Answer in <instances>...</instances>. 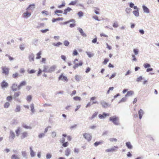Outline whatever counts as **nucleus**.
Masks as SVG:
<instances>
[{"mask_svg": "<svg viewBox=\"0 0 159 159\" xmlns=\"http://www.w3.org/2000/svg\"><path fill=\"white\" fill-rule=\"evenodd\" d=\"M109 120L110 121L112 122L116 125H120L119 118L118 116H114L110 117L109 118Z\"/></svg>", "mask_w": 159, "mask_h": 159, "instance_id": "obj_1", "label": "nucleus"}, {"mask_svg": "<svg viewBox=\"0 0 159 159\" xmlns=\"http://www.w3.org/2000/svg\"><path fill=\"white\" fill-rule=\"evenodd\" d=\"M2 73L5 75H8L9 72V69L7 66H2L1 67Z\"/></svg>", "mask_w": 159, "mask_h": 159, "instance_id": "obj_2", "label": "nucleus"}, {"mask_svg": "<svg viewBox=\"0 0 159 159\" xmlns=\"http://www.w3.org/2000/svg\"><path fill=\"white\" fill-rule=\"evenodd\" d=\"M78 61V59H75L73 61V63L75 64V65L73 66V67L74 69H75L76 68H78L79 66H81L83 64V62L81 61H80L79 64L76 63L75 61Z\"/></svg>", "mask_w": 159, "mask_h": 159, "instance_id": "obj_3", "label": "nucleus"}, {"mask_svg": "<svg viewBox=\"0 0 159 159\" xmlns=\"http://www.w3.org/2000/svg\"><path fill=\"white\" fill-rule=\"evenodd\" d=\"M83 135L85 139L87 140L88 141H90L91 140L92 136L90 134L85 133H84Z\"/></svg>", "mask_w": 159, "mask_h": 159, "instance_id": "obj_4", "label": "nucleus"}, {"mask_svg": "<svg viewBox=\"0 0 159 159\" xmlns=\"http://www.w3.org/2000/svg\"><path fill=\"white\" fill-rule=\"evenodd\" d=\"M15 137L14 133L12 130H10V132L9 139L10 141H12Z\"/></svg>", "mask_w": 159, "mask_h": 159, "instance_id": "obj_5", "label": "nucleus"}, {"mask_svg": "<svg viewBox=\"0 0 159 159\" xmlns=\"http://www.w3.org/2000/svg\"><path fill=\"white\" fill-rule=\"evenodd\" d=\"M8 85V84L4 80L1 83V86L2 89L7 88Z\"/></svg>", "mask_w": 159, "mask_h": 159, "instance_id": "obj_6", "label": "nucleus"}, {"mask_svg": "<svg viewBox=\"0 0 159 159\" xmlns=\"http://www.w3.org/2000/svg\"><path fill=\"white\" fill-rule=\"evenodd\" d=\"M59 80H63L66 81V82L68 81V80L67 77L63 75V74H61L60 75L58 78Z\"/></svg>", "mask_w": 159, "mask_h": 159, "instance_id": "obj_7", "label": "nucleus"}, {"mask_svg": "<svg viewBox=\"0 0 159 159\" xmlns=\"http://www.w3.org/2000/svg\"><path fill=\"white\" fill-rule=\"evenodd\" d=\"M110 115L108 113H106L105 112H103L102 115L100 114L98 115V117L100 119H102L106 116H109Z\"/></svg>", "mask_w": 159, "mask_h": 159, "instance_id": "obj_8", "label": "nucleus"}, {"mask_svg": "<svg viewBox=\"0 0 159 159\" xmlns=\"http://www.w3.org/2000/svg\"><path fill=\"white\" fill-rule=\"evenodd\" d=\"M100 104L102 105V107L104 108H106L110 106L104 100L101 101L100 102Z\"/></svg>", "mask_w": 159, "mask_h": 159, "instance_id": "obj_9", "label": "nucleus"}, {"mask_svg": "<svg viewBox=\"0 0 159 159\" xmlns=\"http://www.w3.org/2000/svg\"><path fill=\"white\" fill-rule=\"evenodd\" d=\"M57 68L56 65H53L50 67L49 69L48 70V72L51 73L55 70V69Z\"/></svg>", "mask_w": 159, "mask_h": 159, "instance_id": "obj_10", "label": "nucleus"}, {"mask_svg": "<svg viewBox=\"0 0 159 159\" xmlns=\"http://www.w3.org/2000/svg\"><path fill=\"white\" fill-rule=\"evenodd\" d=\"M11 88L13 91H16L17 90H18V86H17V84L16 83H14L13 84H12Z\"/></svg>", "mask_w": 159, "mask_h": 159, "instance_id": "obj_11", "label": "nucleus"}, {"mask_svg": "<svg viewBox=\"0 0 159 159\" xmlns=\"http://www.w3.org/2000/svg\"><path fill=\"white\" fill-rule=\"evenodd\" d=\"M142 8L143 12L146 13H149L150 12L149 9L145 5H143L142 6Z\"/></svg>", "mask_w": 159, "mask_h": 159, "instance_id": "obj_12", "label": "nucleus"}, {"mask_svg": "<svg viewBox=\"0 0 159 159\" xmlns=\"http://www.w3.org/2000/svg\"><path fill=\"white\" fill-rule=\"evenodd\" d=\"M28 136V133L26 132H24L21 134L20 138L23 139L24 138L27 137Z\"/></svg>", "mask_w": 159, "mask_h": 159, "instance_id": "obj_13", "label": "nucleus"}, {"mask_svg": "<svg viewBox=\"0 0 159 159\" xmlns=\"http://www.w3.org/2000/svg\"><path fill=\"white\" fill-rule=\"evenodd\" d=\"M77 29L83 36L85 37L87 36L86 34L84 32L83 30L81 28L78 27L77 28Z\"/></svg>", "mask_w": 159, "mask_h": 159, "instance_id": "obj_14", "label": "nucleus"}, {"mask_svg": "<svg viewBox=\"0 0 159 159\" xmlns=\"http://www.w3.org/2000/svg\"><path fill=\"white\" fill-rule=\"evenodd\" d=\"M26 82L25 81L21 82L18 86V90H20L22 86H25L26 84Z\"/></svg>", "mask_w": 159, "mask_h": 159, "instance_id": "obj_15", "label": "nucleus"}, {"mask_svg": "<svg viewBox=\"0 0 159 159\" xmlns=\"http://www.w3.org/2000/svg\"><path fill=\"white\" fill-rule=\"evenodd\" d=\"M70 154V149L69 148L66 149L65 151V155L66 156H68Z\"/></svg>", "mask_w": 159, "mask_h": 159, "instance_id": "obj_16", "label": "nucleus"}, {"mask_svg": "<svg viewBox=\"0 0 159 159\" xmlns=\"http://www.w3.org/2000/svg\"><path fill=\"white\" fill-rule=\"evenodd\" d=\"M30 156L32 157H33L35 156V153L33 151L32 148L31 147L30 148Z\"/></svg>", "mask_w": 159, "mask_h": 159, "instance_id": "obj_17", "label": "nucleus"}, {"mask_svg": "<svg viewBox=\"0 0 159 159\" xmlns=\"http://www.w3.org/2000/svg\"><path fill=\"white\" fill-rule=\"evenodd\" d=\"M31 15V14L30 12L26 11V12L23 14V16L24 18H27L30 17Z\"/></svg>", "mask_w": 159, "mask_h": 159, "instance_id": "obj_18", "label": "nucleus"}, {"mask_svg": "<svg viewBox=\"0 0 159 159\" xmlns=\"http://www.w3.org/2000/svg\"><path fill=\"white\" fill-rule=\"evenodd\" d=\"M126 146L127 147V148L129 149H132L133 148V146L131 144V143L130 142H127L126 143Z\"/></svg>", "mask_w": 159, "mask_h": 159, "instance_id": "obj_19", "label": "nucleus"}, {"mask_svg": "<svg viewBox=\"0 0 159 159\" xmlns=\"http://www.w3.org/2000/svg\"><path fill=\"white\" fill-rule=\"evenodd\" d=\"M34 54L32 53L30 55H29V60L30 62H31L32 61H34Z\"/></svg>", "mask_w": 159, "mask_h": 159, "instance_id": "obj_20", "label": "nucleus"}, {"mask_svg": "<svg viewBox=\"0 0 159 159\" xmlns=\"http://www.w3.org/2000/svg\"><path fill=\"white\" fill-rule=\"evenodd\" d=\"M144 113L142 109H140L138 111V114L139 116V118L141 119L143 116V115Z\"/></svg>", "mask_w": 159, "mask_h": 159, "instance_id": "obj_21", "label": "nucleus"}, {"mask_svg": "<svg viewBox=\"0 0 159 159\" xmlns=\"http://www.w3.org/2000/svg\"><path fill=\"white\" fill-rule=\"evenodd\" d=\"M11 159H20V157L19 155L14 154L11 156Z\"/></svg>", "mask_w": 159, "mask_h": 159, "instance_id": "obj_22", "label": "nucleus"}, {"mask_svg": "<svg viewBox=\"0 0 159 159\" xmlns=\"http://www.w3.org/2000/svg\"><path fill=\"white\" fill-rule=\"evenodd\" d=\"M134 94V92L132 91H129L127 92V93L125 95V97H129L131 96Z\"/></svg>", "mask_w": 159, "mask_h": 159, "instance_id": "obj_23", "label": "nucleus"}, {"mask_svg": "<svg viewBox=\"0 0 159 159\" xmlns=\"http://www.w3.org/2000/svg\"><path fill=\"white\" fill-rule=\"evenodd\" d=\"M114 148H118V147L117 146H114V148H112L111 149H106V151L107 152H113L115 150Z\"/></svg>", "mask_w": 159, "mask_h": 159, "instance_id": "obj_24", "label": "nucleus"}, {"mask_svg": "<svg viewBox=\"0 0 159 159\" xmlns=\"http://www.w3.org/2000/svg\"><path fill=\"white\" fill-rule=\"evenodd\" d=\"M22 126L23 128L26 129H32V127L30 126H28L25 123L23 124H22Z\"/></svg>", "mask_w": 159, "mask_h": 159, "instance_id": "obj_25", "label": "nucleus"}, {"mask_svg": "<svg viewBox=\"0 0 159 159\" xmlns=\"http://www.w3.org/2000/svg\"><path fill=\"white\" fill-rule=\"evenodd\" d=\"M63 18L62 17H58L57 18H53L52 19V22L54 23L57 20H63Z\"/></svg>", "mask_w": 159, "mask_h": 159, "instance_id": "obj_26", "label": "nucleus"}, {"mask_svg": "<svg viewBox=\"0 0 159 159\" xmlns=\"http://www.w3.org/2000/svg\"><path fill=\"white\" fill-rule=\"evenodd\" d=\"M44 26V24L43 23H38V25L36 26V27L38 29H39L41 27H43Z\"/></svg>", "mask_w": 159, "mask_h": 159, "instance_id": "obj_27", "label": "nucleus"}, {"mask_svg": "<svg viewBox=\"0 0 159 159\" xmlns=\"http://www.w3.org/2000/svg\"><path fill=\"white\" fill-rule=\"evenodd\" d=\"M139 10H137L136 11H133V14L134 16L136 17H138L139 16Z\"/></svg>", "mask_w": 159, "mask_h": 159, "instance_id": "obj_28", "label": "nucleus"}, {"mask_svg": "<svg viewBox=\"0 0 159 159\" xmlns=\"http://www.w3.org/2000/svg\"><path fill=\"white\" fill-rule=\"evenodd\" d=\"M98 114V112H95L93 114L91 117L90 118H89V119L91 120H92L93 118H94L95 117H96Z\"/></svg>", "mask_w": 159, "mask_h": 159, "instance_id": "obj_29", "label": "nucleus"}, {"mask_svg": "<svg viewBox=\"0 0 159 159\" xmlns=\"http://www.w3.org/2000/svg\"><path fill=\"white\" fill-rule=\"evenodd\" d=\"M20 94V92L15 93L14 95L13 98H15L16 97L19 96Z\"/></svg>", "mask_w": 159, "mask_h": 159, "instance_id": "obj_30", "label": "nucleus"}, {"mask_svg": "<svg viewBox=\"0 0 159 159\" xmlns=\"http://www.w3.org/2000/svg\"><path fill=\"white\" fill-rule=\"evenodd\" d=\"M43 67V71L45 72H48V70L47 69L48 68V67L46 65H44Z\"/></svg>", "mask_w": 159, "mask_h": 159, "instance_id": "obj_31", "label": "nucleus"}, {"mask_svg": "<svg viewBox=\"0 0 159 159\" xmlns=\"http://www.w3.org/2000/svg\"><path fill=\"white\" fill-rule=\"evenodd\" d=\"M52 44L54 46L56 47H59L60 45L62 44V43L60 42H59L57 43H53Z\"/></svg>", "mask_w": 159, "mask_h": 159, "instance_id": "obj_32", "label": "nucleus"}, {"mask_svg": "<svg viewBox=\"0 0 159 159\" xmlns=\"http://www.w3.org/2000/svg\"><path fill=\"white\" fill-rule=\"evenodd\" d=\"M45 136V134L44 133H41L38 135V137L39 139L43 138Z\"/></svg>", "mask_w": 159, "mask_h": 159, "instance_id": "obj_33", "label": "nucleus"}, {"mask_svg": "<svg viewBox=\"0 0 159 159\" xmlns=\"http://www.w3.org/2000/svg\"><path fill=\"white\" fill-rule=\"evenodd\" d=\"M20 111V107L19 106L17 105L16 108L15 110V112H19Z\"/></svg>", "mask_w": 159, "mask_h": 159, "instance_id": "obj_34", "label": "nucleus"}, {"mask_svg": "<svg viewBox=\"0 0 159 159\" xmlns=\"http://www.w3.org/2000/svg\"><path fill=\"white\" fill-rule=\"evenodd\" d=\"M10 105V104L9 102H6L4 105V108H8Z\"/></svg>", "mask_w": 159, "mask_h": 159, "instance_id": "obj_35", "label": "nucleus"}, {"mask_svg": "<svg viewBox=\"0 0 159 159\" xmlns=\"http://www.w3.org/2000/svg\"><path fill=\"white\" fill-rule=\"evenodd\" d=\"M112 26L113 27L115 28H117L119 26L118 23L117 21L115 22L114 23Z\"/></svg>", "mask_w": 159, "mask_h": 159, "instance_id": "obj_36", "label": "nucleus"}, {"mask_svg": "<svg viewBox=\"0 0 159 159\" xmlns=\"http://www.w3.org/2000/svg\"><path fill=\"white\" fill-rule=\"evenodd\" d=\"M65 5H66V3H65V2L63 1L62 2V4L58 6V8H61L65 7Z\"/></svg>", "mask_w": 159, "mask_h": 159, "instance_id": "obj_37", "label": "nucleus"}, {"mask_svg": "<svg viewBox=\"0 0 159 159\" xmlns=\"http://www.w3.org/2000/svg\"><path fill=\"white\" fill-rule=\"evenodd\" d=\"M32 98V97L31 96V95H29L27 96L26 100L27 101L29 102L31 101Z\"/></svg>", "mask_w": 159, "mask_h": 159, "instance_id": "obj_38", "label": "nucleus"}, {"mask_svg": "<svg viewBox=\"0 0 159 159\" xmlns=\"http://www.w3.org/2000/svg\"><path fill=\"white\" fill-rule=\"evenodd\" d=\"M30 107L31 108V111L32 113H34V105L33 103H32L30 106Z\"/></svg>", "mask_w": 159, "mask_h": 159, "instance_id": "obj_39", "label": "nucleus"}, {"mask_svg": "<svg viewBox=\"0 0 159 159\" xmlns=\"http://www.w3.org/2000/svg\"><path fill=\"white\" fill-rule=\"evenodd\" d=\"M19 48L20 49L21 51H23L25 49L24 44H21L19 46Z\"/></svg>", "mask_w": 159, "mask_h": 159, "instance_id": "obj_40", "label": "nucleus"}, {"mask_svg": "<svg viewBox=\"0 0 159 159\" xmlns=\"http://www.w3.org/2000/svg\"><path fill=\"white\" fill-rule=\"evenodd\" d=\"M132 9L130 8H127L125 10V11L127 14H129Z\"/></svg>", "mask_w": 159, "mask_h": 159, "instance_id": "obj_41", "label": "nucleus"}, {"mask_svg": "<svg viewBox=\"0 0 159 159\" xmlns=\"http://www.w3.org/2000/svg\"><path fill=\"white\" fill-rule=\"evenodd\" d=\"M63 43L64 45L66 46H68L70 43L69 42L68 40H65L64 41Z\"/></svg>", "mask_w": 159, "mask_h": 159, "instance_id": "obj_42", "label": "nucleus"}, {"mask_svg": "<svg viewBox=\"0 0 159 159\" xmlns=\"http://www.w3.org/2000/svg\"><path fill=\"white\" fill-rule=\"evenodd\" d=\"M150 66V65L148 63H145L143 65V66L145 68L149 67Z\"/></svg>", "mask_w": 159, "mask_h": 159, "instance_id": "obj_43", "label": "nucleus"}, {"mask_svg": "<svg viewBox=\"0 0 159 159\" xmlns=\"http://www.w3.org/2000/svg\"><path fill=\"white\" fill-rule=\"evenodd\" d=\"M73 99L75 101H80L81 98L80 97L76 96L73 98Z\"/></svg>", "mask_w": 159, "mask_h": 159, "instance_id": "obj_44", "label": "nucleus"}, {"mask_svg": "<svg viewBox=\"0 0 159 159\" xmlns=\"http://www.w3.org/2000/svg\"><path fill=\"white\" fill-rule=\"evenodd\" d=\"M127 100V98L126 97H125L123 98L119 102V103H120L121 102H124L126 101Z\"/></svg>", "mask_w": 159, "mask_h": 159, "instance_id": "obj_45", "label": "nucleus"}, {"mask_svg": "<svg viewBox=\"0 0 159 159\" xmlns=\"http://www.w3.org/2000/svg\"><path fill=\"white\" fill-rule=\"evenodd\" d=\"M139 50L137 49H133V52L134 53L135 55H137L139 53Z\"/></svg>", "mask_w": 159, "mask_h": 159, "instance_id": "obj_46", "label": "nucleus"}, {"mask_svg": "<svg viewBox=\"0 0 159 159\" xmlns=\"http://www.w3.org/2000/svg\"><path fill=\"white\" fill-rule=\"evenodd\" d=\"M41 52H39L37 54V57H36V59H39L41 58Z\"/></svg>", "mask_w": 159, "mask_h": 159, "instance_id": "obj_47", "label": "nucleus"}, {"mask_svg": "<svg viewBox=\"0 0 159 159\" xmlns=\"http://www.w3.org/2000/svg\"><path fill=\"white\" fill-rule=\"evenodd\" d=\"M21 154L24 157H25L27 156V153L25 151H22L21 152Z\"/></svg>", "mask_w": 159, "mask_h": 159, "instance_id": "obj_48", "label": "nucleus"}, {"mask_svg": "<svg viewBox=\"0 0 159 159\" xmlns=\"http://www.w3.org/2000/svg\"><path fill=\"white\" fill-rule=\"evenodd\" d=\"M57 134L55 132L53 131L52 132L51 136L52 138H54L56 136Z\"/></svg>", "mask_w": 159, "mask_h": 159, "instance_id": "obj_49", "label": "nucleus"}, {"mask_svg": "<svg viewBox=\"0 0 159 159\" xmlns=\"http://www.w3.org/2000/svg\"><path fill=\"white\" fill-rule=\"evenodd\" d=\"M12 97L11 96H9L7 98V100L8 101L11 102V101Z\"/></svg>", "mask_w": 159, "mask_h": 159, "instance_id": "obj_50", "label": "nucleus"}, {"mask_svg": "<svg viewBox=\"0 0 159 159\" xmlns=\"http://www.w3.org/2000/svg\"><path fill=\"white\" fill-rule=\"evenodd\" d=\"M109 140L111 142H116L117 141V139L115 138H111Z\"/></svg>", "mask_w": 159, "mask_h": 159, "instance_id": "obj_51", "label": "nucleus"}, {"mask_svg": "<svg viewBox=\"0 0 159 159\" xmlns=\"http://www.w3.org/2000/svg\"><path fill=\"white\" fill-rule=\"evenodd\" d=\"M63 13V11L61 10H56L55 11V14H57V13Z\"/></svg>", "mask_w": 159, "mask_h": 159, "instance_id": "obj_52", "label": "nucleus"}, {"mask_svg": "<svg viewBox=\"0 0 159 159\" xmlns=\"http://www.w3.org/2000/svg\"><path fill=\"white\" fill-rule=\"evenodd\" d=\"M77 3V1H73L71 2L69 4V5H75Z\"/></svg>", "mask_w": 159, "mask_h": 159, "instance_id": "obj_53", "label": "nucleus"}, {"mask_svg": "<svg viewBox=\"0 0 159 159\" xmlns=\"http://www.w3.org/2000/svg\"><path fill=\"white\" fill-rule=\"evenodd\" d=\"M78 15L80 17H82L83 15V13L81 11H79L78 13Z\"/></svg>", "mask_w": 159, "mask_h": 159, "instance_id": "obj_54", "label": "nucleus"}, {"mask_svg": "<svg viewBox=\"0 0 159 159\" xmlns=\"http://www.w3.org/2000/svg\"><path fill=\"white\" fill-rule=\"evenodd\" d=\"M78 53L76 50H75L74 51L73 53V56H77L78 55Z\"/></svg>", "mask_w": 159, "mask_h": 159, "instance_id": "obj_55", "label": "nucleus"}, {"mask_svg": "<svg viewBox=\"0 0 159 159\" xmlns=\"http://www.w3.org/2000/svg\"><path fill=\"white\" fill-rule=\"evenodd\" d=\"M46 159H49L52 157V155L48 153L46 155Z\"/></svg>", "mask_w": 159, "mask_h": 159, "instance_id": "obj_56", "label": "nucleus"}, {"mask_svg": "<svg viewBox=\"0 0 159 159\" xmlns=\"http://www.w3.org/2000/svg\"><path fill=\"white\" fill-rule=\"evenodd\" d=\"M75 79L78 81H80V77L78 75H76L75 77Z\"/></svg>", "mask_w": 159, "mask_h": 159, "instance_id": "obj_57", "label": "nucleus"}, {"mask_svg": "<svg viewBox=\"0 0 159 159\" xmlns=\"http://www.w3.org/2000/svg\"><path fill=\"white\" fill-rule=\"evenodd\" d=\"M101 143V142H96L94 143V145L96 147L98 146L99 144H100Z\"/></svg>", "mask_w": 159, "mask_h": 159, "instance_id": "obj_58", "label": "nucleus"}, {"mask_svg": "<svg viewBox=\"0 0 159 159\" xmlns=\"http://www.w3.org/2000/svg\"><path fill=\"white\" fill-rule=\"evenodd\" d=\"M20 72L21 74H24L25 72V70L24 68H21L20 69Z\"/></svg>", "mask_w": 159, "mask_h": 159, "instance_id": "obj_59", "label": "nucleus"}, {"mask_svg": "<svg viewBox=\"0 0 159 159\" xmlns=\"http://www.w3.org/2000/svg\"><path fill=\"white\" fill-rule=\"evenodd\" d=\"M49 31V29H46L45 30H40V31L42 33H45L46 32H47V31Z\"/></svg>", "mask_w": 159, "mask_h": 159, "instance_id": "obj_60", "label": "nucleus"}, {"mask_svg": "<svg viewBox=\"0 0 159 159\" xmlns=\"http://www.w3.org/2000/svg\"><path fill=\"white\" fill-rule=\"evenodd\" d=\"M18 76V74L17 73H16L15 74H13L12 75V77L14 78H16Z\"/></svg>", "mask_w": 159, "mask_h": 159, "instance_id": "obj_61", "label": "nucleus"}, {"mask_svg": "<svg viewBox=\"0 0 159 159\" xmlns=\"http://www.w3.org/2000/svg\"><path fill=\"white\" fill-rule=\"evenodd\" d=\"M74 152L75 153H78L80 152V150L78 148H75L74 150Z\"/></svg>", "mask_w": 159, "mask_h": 159, "instance_id": "obj_62", "label": "nucleus"}, {"mask_svg": "<svg viewBox=\"0 0 159 159\" xmlns=\"http://www.w3.org/2000/svg\"><path fill=\"white\" fill-rule=\"evenodd\" d=\"M77 126V125L75 124L71 126L70 127V129H75L76 128Z\"/></svg>", "mask_w": 159, "mask_h": 159, "instance_id": "obj_63", "label": "nucleus"}, {"mask_svg": "<svg viewBox=\"0 0 159 159\" xmlns=\"http://www.w3.org/2000/svg\"><path fill=\"white\" fill-rule=\"evenodd\" d=\"M62 143V146L64 147H66L68 145V143L67 142H64Z\"/></svg>", "mask_w": 159, "mask_h": 159, "instance_id": "obj_64", "label": "nucleus"}]
</instances>
